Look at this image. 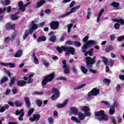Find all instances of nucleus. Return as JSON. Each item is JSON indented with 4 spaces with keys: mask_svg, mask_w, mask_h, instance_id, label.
<instances>
[{
    "mask_svg": "<svg viewBox=\"0 0 124 124\" xmlns=\"http://www.w3.org/2000/svg\"><path fill=\"white\" fill-rule=\"evenodd\" d=\"M95 117L97 120L101 122L102 121H107L109 120L108 115L105 114V111L103 110H100L94 112Z\"/></svg>",
    "mask_w": 124,
    "mask_h": 124,
    "instance_id": "1",
    "label": "nucleus"
},
{
    "mask_svg": "<svg viewBox=\"0 0 124 124\" xmlns=\"http://www.w3.org/2000/svg\"><path fill=\"white\" fill-rule=\"evenodd\" d=\"M55 72L45 76L42 81V86H46L50 82H52L55 78Z\"/></svg>",
    "mask_w": 124,
    "mask_h": 124,
    "instance_id": "2",
    "label": "nucleus"
},
{
    "mask_svg": "<svg viewBox=\"0 0 124 124\" xmlns=\"http://www.w3.org/2000/svg\"><path fill=\"white\" fill-rule=\"evenodd\" d=\"M96 44H97V42L93 40L88 41L81 47L82 53H86V52H87L88 48H91V47L96 45Z\"/></svg>",
    "mask_w": 124,
    "mask_h": 124,
    "instance_id": "3",
    "label": "nucleus"
},
{
    "mask_svg": "<svg viewBox=\"0 0 124 124\" xmlns=\"http://www.w3.org/2000/svg\"><path fill=\"white\" fill-rule=\"evenodd\" d=\"M96 57L94 56L93 58L90 56L86 57V63L87 68H92L93 66V64L95 63V59Z\"/></svg>",
    "mask_w": 124,
    "mask_h": 124,
    "instance_id": "4",
    "label": "nucleus"
},
{
    "mask_svg": "<svg viewBox=\"0 0 124 124\" xmlns=\"http://www.w3.org/2000/svg\"><path fill=\"white\" fill-rule=\"evenodd\" d=\"M100 93V90L97 89L96 88H94L88 93V99H93V96H96L98 95V94Z\"/></svg>",
    "mask_w": 124,
    "mask_h": 124,
    "instance_id": "5",
    "label": "nucleus"
},
{
    "mask_svg": "<svg viewBox=\"0 0 124 124\" xmlns=\"http://www.w3.org/2000/svg\"><path fill=\"white\" fill-rule=\"evenodd\" d=\"M60 26V22L57 21H53L50 22V26L51 30H57L59 28V26Z\"/></svg>",
    "mask_w": 124,
    "mask_h": 124,
    "instance_id": "6",
    "label": "nucleus"
},
{
    "mask_svg": "<svg viewBox=\"0 0 124 124\" xmlns=\"http://www.w3.org/2000/svg\"><path fill=\"white\" fill-rule=\"evenodd\" d=\"M20 114H21L20 115ZM16 116H18V115H20L18 117L19 121H23V117L25 116V112L24 111V109H21L20 111H19V110H16Z\"/></svg>",
    "mask_w": 124,
    "mask_h": 124,
    "instance_id": "7",
    "label": "nucleus"
},
{
    "mask_svg": "<svg viewBox=\"0 0 124 124\" xmlns=\"http://www.w3.org/2000/svg\"><path fill=\"white\" fill-rule=\"evenodd\" d=\"M40 119V114H33V117H31L29 118V121L30 122H38Z\"/></svg>",
    "mask_w": 124,
    "mask_h": 124,
    "instance_id": "8",
    "label": "nucleus"
},
{
    "mask_svg": "<svg viewBox=\"0 0 124 124\" xmlns=\"http://www.w3.org/2000/svg\"><path fill=\"white\" fill-rule=\"evenodd\" d=\"M16 35H17V33H16V32H14L13 34L12 35L11 38H10V37H6L4 40V42L6 43H7V42H8V41H10V40L13 41V40H14V38L16 37Z\"/></svg>",
    "mask_w": 124,
    "mask_h": 124,
    "instance_id": "9",
    "label": "nucleus"
},
{
    "mask_svg": "<svg viewBox=\"0 0 124 124\" xmlns=\"http://www.w3.org/2000/svg\"><path fill=\"white\" fill-rule=\"evenodd\" d=\"M38 29V26L36 24H33L31 25V27L29 29V34H32V32H33L35 30H37Z\"/></svg>",
    "mask_w": 124,
    "mask_h": 124,
    "instance_id": "10",
    "label": "nucleus"
},
{
    "mask_svg": "<svg viewBox=\"0 0 124 124\" xmlns=\"http://www.w3.org/2000/svg\"><path fill=\"white\" fill-rule=\"evenodd\" d=\"M68 103V100L66 99L62 104H58L56 106L57 108L58 109H60L61 108H64L65 106H66V104Z\"/></svg>",
    "mask_w": 124,
    "mask_h": 124,
    "instance_id": "11",
    "label": "nucleus"
},
{
    "mask_svg": "<svg viewBox=\"0 0 124 124\" xmlns=\"http://www.w3.org/2000/svg\"><path fill=\"white\" fill-rule=\"evenodd\" d=\"M16 84L18 87H24L27 85V81L24 80H17Z\"/></svg>",
    "mask_w": 124,
    "mask_h": 124,
    "instance_id": "12",
    "label": "nucleus"
},
{
    "mask_svg": "<svg viewBox=\"0 0 124 124\" xmlns=\"http://www.w3.org/2000/svg\"><path fill=\"white\" fill-rule=\"evenodd\" d=\"M71 114H73L75 116H77L79 112H78V108L76 107H72L70 108Z\"/></svg>",
    "mask_w": 124,
    "mask_h": 124,
    "instance_id": "13",
    "label": "nucleus"
},
{
    "mask_svg": "<svg viewBox=\"0 0 124 124\" xmlns=\"http://www.w3.org/2000/svg\"><path fill=\"white\" fill-rule=\"evenodd\" d=\"M114 48L113 45H108L106 47L105 52L106 53H110L111 51H114Z\"/></svg>",
    "mask_w": 124,
    "mask_h": 124,
    "instance_id": "14",
    "label": "nucleus"
},
{
    "mask_svg": "<svg viewBox=\"0 0 124 124\" xmlns=\"http://www.w3.org/2000/svg\"><path fill=\"white\" fill-rule=\"evenodd\" d=\"M103 13H104V9L102 8L100 10V11L99 13V14L97 16V20H96L97 23H99V22L100 21V17H101V16H102V15L103 14Z\"/></svg>",
    "mask_w": 124,
    "mask_h": 124,
    "instance_id": "15",
    "label": "nucleus"
},
{
    "mask_svg": "<svg viewBox=\"0 0 124 124\" xmlns=\"http://www.w3.org/2000/svg\"><path fill=\"white\" fill-rule=\"evenodd\" d=\"M24 101L26 104V106L27 108H30V107H31V101H30V97H25Z\"/></svg>",
    "mask_w": 124,
    "mask_h": 124,
    "instance_id": "16",
    "label": "nucleus"
},
{
    "mask_svg": "<svg viewBox=\"0 0 124 124\" xmlns=\"http://www.w3.org/2000/svg\"><path fill=\"white\" fill-rule=\"evenodd\" d=\"M14 26H15V24L12 25L10 23H7L5 25V29L6 30H15V28H14Z\"/></svg>",
    "mask_w": 124,
    "mask_h": 124,
    "instance_id": "17",
    "label": "nucleus"
},
{
    "mask_svg": "<svg viewBox=\"0 0 124 124\" xmlns=\"http://www.w3.org/2000/svg\"><path fill=\"white\" fill-rule=\"evenodd\" d=\"M15 81H16V77L14 76L11 79V80L9 83V86L10 87H13L14 84H15Z\"/></svg>",
    "mask_w": 124,
    "mask_h": 124,
    "instance_id": "18",
    "label": "nucleus"
},
{
    "mask_svg": "<svg viewBox=\"0 0 124 124\" xmlns=\"http://www.w3.org/2000/svg\"><path fill=\"white\" fill-rule=\"evenodd\" d=\"M93 49L91 48L88 51L84 53L85 57H88V55H89L90 57H93Z\"/></svg>",
    "mask_w": 124,
    "mask_h": 124,
    "instance_id": "19",
    "label": "nucleus"
},
{
    "mask_svg": "<svg viewBox=\"0 0 124 124\" xmlns=\"http://www.w3.org/2000/svg\"><path fill=\"white\" fill-rule=\"evenodd\" d=\"M61 95V93H54L52 96H51V99L52 100H57L59 97H60Z\"/></svg>",
    "mask_w": 124,
    "mask_h": 124,
    "instance_id": "20",
    "label": "nucleus"
},
{
    "mask_svg": "<svg viewBox=\"0 0 124 124\" xmlns=\"http://www.w3.org/2000/svg\"><path fill=\"white\" fill-rule=\"evenodd\" d=\"M45 2H46L45 0H41L36 5V8H39L40 7H41L43 4H45Z\"/></svg>",
    "mask_w": 124,
    "mask_h": 124,
    "instance_id": "21",
    "label": "nucleus"
},
{
    "mask_svg": "<svg viewBox=\"0 0 124 124\" xmlns=\"http://www.w3.org/2000/svg\"><path fill=\"white\" fill-rule=\"evenodd\" d=\"M80 8V5L76 6L71 9V11L67 13V15L71 14V13H74V12H76L77 9H79Z\"/></svg>",
    "mask_w": 124,
    "mask_h": 124,
    "instance_id": "22",
    "label": "nucleus"
},
{
    "mask_svg": "<svg viewBox=\"0 0 124 124\" xmlns=\"http://www.w3.org/2000/svg\"><path fill=\"white\" fill-rule=\"evenodd\" d=\"M23 50L19 49L15 55V58H20L22 56Z\"/></svg>",
    "mask_w": 124,
    "mask_h": 124,
    "instance_id": "23",
    "label": "nucleus"
},
{
    "mask_svg": "<svg viewBox=\"0 0 124 124\" xmlns=\"http://www.w3.org/2000/svg\"><path fill=\"white\" fill-rule=\"evenodd\" d=\"M0 3H1V4H2V5H4V6H6L10 4V0H5V1H3L2 0H0Z\"/></svg>",
    "mask_w": 124,
    "mask_h": 124,
    "instance_id": "24",
    "label": "nucleus"
},
{
    "mask_svg": "<svg viewBox=\"0 0 124 124\" xmlns=\"http://www.w3.org/2000/svg\"><path fill=\"white\" fill-rule=\"evenodd\" d=\"M9 108V105H5L4 106L0 108V113H3L4 111Z\"/></svg>",
    "mask_w": 124,
    "mask_h": 124,
    "instance_id": "25",
    "label": "nucleus"
},
{
    "mask_svg": "<svg viewBox=\"0 0 124 124\" xmlns=\"http://www.w3.org/2000/svg\"><path fill=\"white\" fill-rule=\"evenodd\" d=\"M75 48L70 46L68 55H69V54H71V55H72L73 56L75 55Z\"/></svg>",
    "mask_w": 124,
    "mask_h": 124,
    "instance_id": "26",
    "label": "nucleus"
},
{
    "mask_svg": "<svg viewBox=\"0 0 124 124\" xmlns=\"http://www.w3.org/2000/svg\"><path fill=\"white\" fill-rule=\"evenodd\" d=\"M24 5V2H23V1H20L18 2V7H19V10H21V11H22L23 12H24V8L23 7Z\"/></svg>",
    "mask_w": 124,
    "mask_h": 124,
    "instance_id": "27",
    "label": "nucleus"
},
{
    "mask_svg": "<svg viewBox=\"0 0 124 124\" xmlns=\"http://www.w3.org/2000/svg\"><path fill=\"white\" fill-rule=\"evenodd\" d=\"M78 117L80 121H83V120H85V118H86V116L84 115L81 112H78Z\"/></svg>",
    "mask_w": 124,
    "mask_h": 124,
    "instance_id": "28",
    "label": "nucleus"
},
{
    "mask_svg": "<svg viewBox=\"0 0 124 124\" xmlns=\"http://www.w3.org/2000/svg\"><path fill=\"white\" fill-rule=\"evenodd\" d=\"M7 81H8V78L6 76L3 77L0 81V85H3V84H4Z\"/></svg>",
    "mask_w": 124,
    "mask_h": 124,
    "instance_id": "29",
    "label": "nucleus"
},
{
    "mask_svg": "<svg viewBox=\"0 0 124 124\" xmlns=\"http://www.w3.org/2000/svg\"><path fill=\"white\" fill-rule=\"evenodd\" d=\"M29 34H30V31H29V30H25L23 36V39L24 40H26V39H27V37L29 36Z\"/></svg>",
    "mask_w": 124,
    "mask_h": 124,
    "instance_id": "30",
    "label": "nucleus"
},
{
    "mask_svg": "<svg viewBox=\"0 0 124 124\" xmlns=\"http://www.w3.org/2000/svg\"><path fill=\"white\" fill-rule=\"evenodd\" d=\"M37 42H42V41H46V37L45 36H41L39 37L37 40Z\"/></svg>",
    "mask_w": 124,
    "mask_h": 124,
    "instance_id": "31",
    "label": "nucleus"
},
{
    "mask_svg": "<svg viewBox=\"0 0 124 124\" xmlns=\"http://www.w3.org/2000/svg\"><path fill=\"white\" fill-rule=\"evenodd\" d=\"M61 48H62V51L64 52H66V54L68 55V52H69V49H70V47H66L62 46H61Z\"/></svg>",
    "mask_w": 124,
    "mask_h": 124,
    "instance_id": "32",
    "label": "nucleus"
},
{
    "mask_svg": "<svg viewBox=\"0 0 124 124\" xmlns=\"http://www.w3.org/2000/svg\"><path fill=\"white\" fill-rule=\"evenodd\" d=\"M63 68L64 69V73H65V74H68V73H69V68H68V66H67V65H63Z\"/></svg>",
    "mask_w": 124,
    "mask_h": 124,
    "instance_id": "33",
    "label": "nucleus"
},
{
    "mask_svg": "<svg viewBox=\"0 0 124 124\" xmlns=\"http://www.w3.org/2000/svg\"><path fill=\"white\" fill-rule=\"evenodd\" d=\"M114 22H116V23H119L121 25H124V20L123 19H114Z\"/></svg>",
    "mask_w": 124,
    "mask_h": 124,
    "instance_id": "34",
    "label": "nucleus"
},
{
    "mask_svg": "<svg viewBox=\"0 0 124 124\" xmlns=\"http://www.w3.org/2000/svg\"><path fill=\"white\" fill-rule=\"evenodd\" d=\"M110 5L115 7V8H119V7H120V3L117 2H113L110 4Z\"/></svg>",
    "mask_w": 124,
    "mask_h": 124,
    "instance_id": "35",
    "label": "nucleus"
},
{
    "mask_svg": "<svg viewBox=\"0 0 124 124\" xmlns=\"http://www.w3.org/2000/svg\"><path fill=\"white\" fill-rule=\"evenodd\" d=\"M71 120H72V121H75V122H77V124H81V121L75 116H72Z\"/></svg>",
    "mask_w": 124,
    "mask_h": 124,
    "instance_id": "36",
    "label": "nucleus"
},
{
    "mask_svg": "<svg viewBox=\"0 0 124 124\" xmlns=\"http://www.w3.org/2000/svg\"><path fill=\"white\" fill-rule=\"evenodd\" d=\"M32 57L33 58H34V61L35 64H38V63H39V61H38V59H37V57H36L35 53L32 54Z\"/></svg>",
    "mask_w": 124,
    "mask_h": 124,
    "instance_id": "37",
    "label": "nucleus"
},
{
    "mask_svg": "<svg viewBox=\"0 0 124 124\" xmlns=\"http://www.w3.org/2000/svg\"><path fill=\"white\" fill-rule=\"evenodd\" d=\"M109 113L110 115H113L115 114V107L111 106L109 110Z\"/></svg>",
    "mask_w": 124,
    "mask_h": 124,
    "instance_id": "38",
    "label": "nucleus"
},
{
    "mask_svg": "<svg viewBox=\"0 0 124 124\" xmlns=\"http://www.w3.org/2000/svg\"><path fill=\"white\" fill-rule=\"evenodd\" d=\"M81 110L82 111H83L84 113L86 112H89V111H90V108L88 106H83L82 107Z\"/></svg>",
    "mask_w": 124,
    "mask_h": 124,
    "instance_id": "39",
    "label": "nucleus"
},
{
    "mask_svg": "<svg viewBox=\"0 0 124 124\" xmlns=\"http://www.w3.org/2000/svg\"><path fill=\"white\" fill-rule=\"evenodd\" d=\"M49 40H50L51 42L55 43V42H56V40H57V37L55 35H52L50 37Z\"/></svg>",
    "mask_w": 124,
    "mask_h": 124,
    "instance_id": "40",
    "label": "nucleus"
},
{
    "mask_svg": "<svg viewBox=\"0 0 124 124\" xmlns=\"http://www.w3.org/2000/svg\"><path fill=\"white\" fill-rule=\"evenodd\" d=\"M15 104L16 107H21V106H23L24 104L23 103L20 102L19 101H16L15 102Z\"/></svg>",
    "mask_w": 124,
    "mask_h": 124,
    "instance_id": "41",
    "label": "nucleus"
},
{
    "mask_svg": "<svg viewBox=\"0 0 124 124\" xmlns=\"http://www.w3.org/2000/svg\"><path fill=\"white\" fill-rule=\"evenodd\" d=\"M80 68L82 72L84 74H87V73H88V70L85 67L81 66Z\"/></svg>",
    "mask_w": 124,
    "mask_h": 124,
    "instance_id": "42",
    "label": "nucleus"
},
{
    "mask_svg": "<svg viewBox=\"0 0 124 124\" xmlns=\"http://www.w3.org/2000/svg\"><path fill=\"white\" fill-rule=\"evenodd\" d=\"M36 104H37L38 107H41L42 106V101L39 99L36 100Z\"/></svg>",
    "mask_w": 124,
    "mask_h": 124,
    "instance_id": "43",
    "label": "nucleus"
},
{
    "mask_svg": "<svg viewBox=\"0 0 124 124\" xmlns=\"http://www.w3.org/2000/svg\"><path fill=\"white\" fill-rule=\"evenodd\" d=\"M19 17L16 16V15H12L11 16V19L12 21H16V20H18Z\"/></svg>",
    "mask_w": 124,
    "mask_h": 124,
    "instance_id": "44",
    "label": "nucleus"
},
{
    "mask_svg": "<svg viewBox=\"0 0 124 124\" xmlns=\"http://www.w3.org/2000/svg\"><path fill=\"white\" fill-rule=\"evenodd\" d=\"M111 81L108 78H105L103 79V83L105 84V85H109Z\"/></svg>",
    "mask_w": 124,
    "mask_h": 124,
    "instance_id": "45",
    "label": "nucleus"
},
{
    "mask_svg": "<svg viewBox=\"0 0 124 124\" xmlns=\"http://www.w3.org/2000/svg\"><path fill=\"white\" fill-rule=\"evenodd\" d=\"M34 111V108H33L29 109V110L28 111L29 117H31V114H32V113H33Z\"/></svg>",
    "mask_w": 124,
    "mask_h": 124,
    "instance_id": "46",
    "label": "nucleus"
},
{
    "mask_svg": "<svg viewBox=\"0 0 124 124\" xmlns=\"http://www.w3.org/2000/svg\"><path fill=\"white\" fill-rule=\"evenodd\" d=\"M3 71L6 73V74H7L9 77H11V73L6 68H3Z\"/></svg>",
    "mask_w": 124,
    "mask_h": 124,
    "instance_id": "47",
    "label": "nucleus"
},
{
    "mask_svg": "<svg viewBox=\"0 0 124 124\" xmlns=\"http://www.w3.org/2000/svg\"><path fill=\"white\" fill-rule=\"evenodd\" d=\"M91 9L88 8L87 10V19H90V16H91L92 14V12H91Z\"/></svg>",
    "mask_w": 124,
    "mask_h": 124,
    "instance_id": "48",
    "label": "nucleus"
},
{
    "mask_svg": "<svg viewBox=\"0 0 124 124\" xmlns=\"http://www.w3.org/2000/svg\"><path fill=\"white\" fill-rule=\"evenodd\" d=\"M9 66V67H10V68H14V67H15V63H12V62H9L7 63V66Z\"/></svg>",
    "mask_w": 124,
    "mask_h": 124,
    "instance_id": "49",
    "label": "nucleus"
},
{
    "mask_svg": "<svg viewBox=\"0 0 124 124\" xmlns=\"http://www.w3.org/2000/svg\"><path fill=\"white\" fill-rule=\"evenodd\" d=\"M84 87H86V84H81L78 86H77L76 88L74 89L75 90H80V89H82V88H84Z\"/></svg>",
    "mask_w": 124,
    "mask_h": 124,
    "instance_id": "50",
    "label": "nucleus"
},
{
    "mask_svg": "<svg viewBox=\"0 0 124 124\" xmlns=\"http://www.w3.org/2000/svg\"><path fill=\"white\" fill-rule=\"evenodd\" d=\"M48 122L49 124H54V119L53 117H50L48 118Z\"/></svg>",
    "mask_w": 124,
    "mask_h": 124,
    "instance_id": "51",
    "label": "nucleus"
},
{
    "mask_svg": "<svg viewBox=\"0 0 124 124\" xmlns=\"http://www.w3.org/2000/svg\"><path fill=\"white\" fill-rule=\"evenodd\" d=\"M102 59L103 62L106 65L107 63H108V59H107V58H106L105 57H102Z\"/></svg>",
    "mask_w": 124,
    "mask_h": 124,
    "instance_id": "52",
    "label": "nucleus"
},
{
    "mask_svg": "<svg viewBox=\"0 0 124 124\" xmlns=\"http://www.w3.org/2000/svg\"><path fill=\"white\" fill-rule=\"evenodd\" d=\"M58 80H61L62 81H67V78L64 77H60L58 78Z\"/></svg>",
    "mask_w": 124,
    "mask_h": 124,
    "instance_id": "53",
    "label": "nucleus"
},
{
    "mask_svg": "<svg viewBox=\"0 0 124 124\" xmlns=\"http://www.w3.org/2000/svg\"><path fill=\"white\" fill-rule=\"evenodd\" d=\"M117 40L119 41V42H122V40H124V35L119 36L117 38Z\"/></svg>",
    "mask_w": 124,
    "mask_h": 124,
    "instance_id": "54",
    "label": "nucleus"
},
{
    "mask_svg": "<svg viewBox=\"0 0 124 124\" xmlns=\"http://www.w3.org/2000/svg\"><path fill=\"white\" fill-rule=\"evenodd\" d=\"M60 93V91L59 90V89H58V88H53L52 90V93Z\"/></svg>",
    "mask_w": 124,
    "mask_h": 124,
    "instance_id": "55",
    "label": "nucleus"
},
{
    "mask_svg": "<svg viewBox=\"0 0 124 124\" xmlns=\"http://www.w3.org/2000/svg\"><path fill=\"white\" fill-rule=\"evenodd\" d=\"M74 45L76 47H80V46H81V43L78 41H75L74 42Z\"/></svg>",
    "mask_w": 124,
    "mask_h": 124,
    "instance_id": "56",
    "label": "nucleus"
},
{
    "mask_svg": "<svg viewBox=\"0 0 124 124\" xmlns=\"http://www.w3.org/2000/svg\"><path fill=\"white\" fill-rule=\"evenodd\" d=\"M73 27V24H70L68 25V32L69 33L71 31V28Z\"/></svg>",
    "mask_w": 124,
    "mask_h": 124,
    "instance_id": "57",
    "label": "nucleus"
},
{
    "mask_svg": "<svg viewBox=\"0 0 124 124\" xmlns=\"http://www.w3.org/2000/svg\"><path fill=\"white\" fill-rule=\"evenodd\" d=\"M66 44L67 45H73V44H74V42L71 40H68L66 42Z\"/></svg>",
    "mask_w": 124,
    "mask_h": 124,
    "instance_id": "58",
    "label": "nucleus"
},
{
    "mask_svg": "<svg viewBox=\"0 0 124 124\" xmlns=\"http://www.w3.org/2000/svg\"><path fill=\"white\" fill-rule=\"evenodd\" d=\"M121 26V25L120 24L116 23L114 24V28L116 29V30H119L120 29V27Z\"/></svg>",
    "mask_w": 124,
    "mask_h": 124,
    "instance_id": "59",
    "label": "nucleus"
},
{
    "mask_svg": "<svg viewBox=\"0 0 124 124\" xmlns=\"http://www.w3.org/2000/svg\"><path fill=\"white\" fill-rule=\"evenodd\" d=\"M110 119L113 124H117L116 119L114 117H112L110 118Z\"/></svg>",
    "mask_w": 124,
    "mask_h": 124,
    "instance_id": "60",
    "label": "nucleus"
},
{
    "mask_svg": "<svg viewBox=\"0 0 124 124\" xmlns=\"http://www.w3.org/2000/svg\"><path fill=\"white\" fill-rule=\"evenodd\" d=\"M33 82V78H29L28 81L27 83H28V84H31Z\"/></svg>",
    "mask_w": 124,
    "mask_h": 124,
    "instance_id": "61",
    "label": "nucleus"
},
{
    "mask_svg": "<svg viewBox=\"0 0 124 124\" xmlns=\"http://www.w3.org/2000/svg\"><path fill=\"white\" fill-rule=\"evenodd\" d=\"M84 114H85L84 116H85V117H91V116L92 115V113L88 111L84 112Z\"/></svg>",
    "mask_w": 124,
    "mask_h": 124,
    "instance_id": "62",
    "label": "nucleus"
},
{
    "mask_svg": "<svg viewBox=\"0 0 124 124\" xmlns=\"http://www.w3.org/2000/svg\"><path fill=\"white\" fill-rule=\"evenodd\" d=\"M51 12L52 11L50 9H46L45 10V13H46V14H48V15L49 14H51Z\"/></svg>",
    "mask_w": 124,
    "mask_h": 124,
    "instance_id": "63",
    "label": "nucleus"
},
{
    "mask_svg": "<svg viewBox=\"0 0 124 124\" xmlns=\"http://www.w3.org/2000/svg\"><path fill=\"white\" fill-rule=\"evenodd\" d=\"M33 94L35 95V94H43V92H38L37 91L34 92L33 93Z\"/></svg>",
    "mask_w": 124,
    "mask_h": 124,
    "instance_id": "64",
    "label": "nucleus"
}]
</instances>
